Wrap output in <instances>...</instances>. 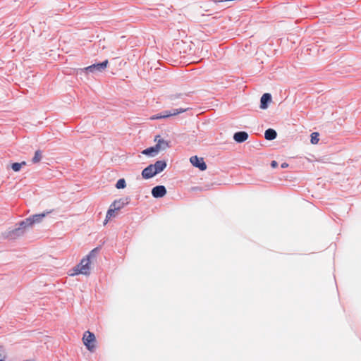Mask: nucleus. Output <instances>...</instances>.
I'll list each match as a JSON object with an SVG mask.
<instances>
[{
  "label": "nucleus",
  "mask_w": 361,
  "mask_h": 361,
  "mask_svg": "<svg viewBox=\"0 0 361 361\" xmlns=\"http://www.w3.org/2000/svg\"><path fill=\"white\" fill-rule=\"evenodd\" d=\"M109 61L105 59L102 62H96L90 66L85 67L83 68H80L78 73L82 74L85 73L88 75L90 73L96 74L99 73H102L108 66Z\"/></svg>",
  "instance_id": "nucleus-1"
},
{
  "label": "nucleus",
  "mask_w": 361,
  "mask_h": 361,
  "mask_svg": "<svg viewBox=\"0 0 361 361\" xmlns=\"http://www.w3.org/2000/svg\"><path fill=\"white\" fill-rule=\"evenodd\" d=\"M190 108L171 109L164 110L159 113L155 114L150 117V120L166 119L171 116H175L182 113L186 112Z\"/></svg>",
  "instance_id": "nucleus-2"
},
{
  "label": "nucleus",
  "mask_w": 361,
  "mask_h": 361,
  "mask_svg": "<svg viewBox=\"0 0 361 361\" xmlns=\"http://www.w3.org/2000/svg\"><path fill=\"white\" fill-rule=\"evenodd\" d=\"M96 337L93 332L87 331L83 334L82 342L86 349L90 352H94L96 348Z\"/></svg>",
  "instance_id": "nucleus-3"
},
{
  "label": "nucleus",
  "mask_w": 361,
  "mask_h": 361,
  "mask_svg": "<svg viewBox=\"0 0 361 361\" xmlns=\"http://www.w3.org/2000/svg\"><path fill=\"white\" fill-rule=\"evenodd\" d=\"M190 161L194 167L197 168L201 171H205L207 168L204 159L196 155L192 156L190 158Z\"/></svg>",
  "instance_id": "nucleus-4"
},
{
  "label": "nucleus",
  "mask_w": 361,
  "mask_h": 361,
  "mask_svg": "<svg viewBox=\"0 0 361 361\" xmlns=\"http://www.w3.org/2000/svg\"><path fill=\"white\" fill-rule=\"evenodd\" d=\"M23 234L21 233L20 229L15 226L14 228H9L6 230L3 235L5 238L14 240L20 236H22Z\"/></svg>",
  "instance_id": "nucleus-5"
},
{
  "label": "nucleus",
  "mask_w": 361,
  "mask_h": 361,
  "mask_svg": "<svg viewBox=\"0 0 361 361\" xmlns=\"http://www.w3.org/2000/svg\"><path fill=\"white\" fill-rule=\"evenodd\" d=\"M90 259H87L85 257L82 258L79 264H77L78 267H79V272H81V274L88 276L90 272Z\"/></svg>",
  "instance_id": "nucleus-6"
},
{
  "label": "nucleus",
  "mask_w": 361,
  "mask_h": 361,
  "mask_svg": "<svg viewBox=\"0 0 361 361\" xmlns=\"http://www.w3.org/2000/svg\"><path fill=\"white\" fill-rule=\"evenodd\" d=\"M151 193L153 197L159 199L164 197L167 193V190L164 185H159L152 188Z\"/></svg>",
  "instance_id": "nucleus-7"
},
{
  "label": "nucleus",
  "mask_w": 361,
  "mask_h": 361,
  "mask_svg": "<svg viewBox=\"0 0 361 361\" xmlns=\"http://www.w3.org/2000/svg\"><path fill=\"white\" fill-rule=\"evenodd\" d=\"M51 212V211H44L42 213L35 214L27 217L31 226H32L35 224L42 222L43 219Z\"/></svg>",
  "instance_id": "nucleus-8"
},
{
  "label": "nucleus",
  "mask_w": 361,
  "mask_h": 361,
  "mask_svg": "<svg viewBox=\"0 0 361 361\" xmlns=\"http://www.w3.org/2000/svg\"><path fill=\"white\" fill-rule=\"evenodd\" d=\"M271 94L268 92L264 93L260 98V109L263 110L267 109L269 107V104L271 102Z\"/></svg>",
  "instance_id": "nucleus-9"
},
{
  "label": "nucleus",
  "mask_w": 361,
  "mask_h": 361,
  "mask_svg": "<svg viewBox=\"0 0 361 361\" xmlns=\"http://www.w3.org/2000/svg\"><path fill=\"white\" fill-rule=\"evenodd\" d=\"M152 164L153 170L157 175L164 171L167 166V162L164 159L157 160L154 164Z\"/></svg>",
  "instance_id": "nucleus-10"
},
{
  "label": "nucleus",
  "mask_w": 361,
  "mask_h": 361,
  "mask_svg": "<svg viewBox=\"0 0 361 361\" xmlns=\"http://www.w3.org/2000/svg\"><path fill=\"white\" fill-rule=\"evenodd\" d=\"M154 141L157 142L156 145L159 147L160 151L170 147V142L161 138L159 135L155 136Z\"/></svg>",
  "instance_id": "nucleus-11"
},
{
  "label": "nucleus",
  "mask_w": 361,
  "mask_h": 361,
  "mask_svg": "<svg viewBox=\"0 0 361 361\" xmlns=\"http://www.w3.org/2000/svg\"><path fill=\"white\" fill-rule=\"evenodd\" d=\"M141 175L143 179L148 180L153 178L157 174L153 170L152 164H150L142 171Z\"/></svg>",
  "instance_id": "nucleus-12"
},
{
  "label": "nucleus",
  "mask_w": 361,
  "mask_h": 361,
  "mask_svg": "<svg viewBox=\"0 0 361 361\" xmlns=\"http://www.w3.org/2000/svg\"><path fill=\"white\" fill-rule=\"evenodd\" d=\"M249 135L245 131H238L233 135V140L237 143H243L248 139Z\"/></svg>",
  "instance_id": "nucleus-13"
},
{
  "label": "nucleus",
  "mask_w": 361,
  "mask_h": 361,
  "mask_svg": "<svg viewBox=\"0 0 361 361\" xmlns=\"http://www.w3.org/2000/svg\"><path fill=\"white\" fill-rule=\"evenodd\" d=\"M160 150L159 147L155 144L154 146H151L143 149L142 154L149 157H154L158 154Z\"/></svg>",
  "instance_id": "nucleus-14"
},
{
  "label": "nucleus",
  "mask_w": 361,
  "mask_h": 361,
  "mask_svg": "<svg viewBox=\"0 0 361 361\" xmlns=\"http://www.w3.org/2000/svg\"><path fill=\"white\" fill-rule=\"evenodd\" d=\"M130 202L129 197L121 198L119 200H114L111 204L112 207L118 211L121 209L123 208L124 206L127 205Z\"/></svg>",
  "instance_id": "nucleus-15"
},
{
  "label": "nucleus",
  "mask_w": 361,
  "mask_h": 361,
  "mask_svg": "<svg viewBox=\"0 0 361 361\" xmlns=\"http://www.w3.org/2000/svg\"><path fill=\"white\" fill-rule=\"evenodd\" d=\"M15 226L19 228L23 234L25 233L27 228L32 227L28 218H26L16 224Z\"/></svg>",
  "instance_id": "nucleus-16"
},
{
  "label": "nucleus",
  "mask_w": 361,
  "mask_h": 361,
  "mask_svg": "<svg viewBox=\"0 0 361 361\" xmlns=\"http://www.w3.org/2000/svg\"><path fill=\"white\" fill-rule=\"evenodd\" d=\"M277 137L276 131L273 128H268L264 132V138L267 140L271 141Z\"/></svg>",
  "instance_id": "nucleus-17"
},
{
  "label": "nucleus",
  "mask_w": 361,
  "mask_h": 361,
  "mask_svg": "<svg viewBox=\"0 0 361 361\" xmlns=\"http://www.w3.org/2000/svg\"><path fill=\"white\" fill-rule=\"evenodd\" d=\"M26 165V161H23L21 162H13L11 164V169L15 172H18L20 171L21 168L23 166Z\"/></svg>",
  "instance_id": "nucleus-18"
},
{
  "label": "nucleus",
  "mask_w": 361,
  "mask_h": 361,
  "mask_svg": "<svg viewBox=\"0 0 361 361\" xmlns=\"http://www.w3.org/2000/svg\"><path fill=\"white\" fill-rule=\"evenodd\" d=\"M42 158V152L40 149H37L35 152V154L32 158V162L33 164L39 163Z\"/></svg>",
  "instance_id": "nucleus-19"
},
{
  "label": "nucleus",
  "mask_w": 361,
  "mask_h": 361,
  "mask_svg": "<svg viewBox=\"0 0 361 361\" xmlns=\"http://www.w3.org/2000/svg\"><path fill=\"white\" fill-rule=\"evenodd\" d=\"M117 210L114 208V207H112L111 204L109 209L107 210V212H106V219L104 222V224L108 221V219H111V217L115 216V212Z\"/></svg>",
  "instance_id": "nucleus-20"
},
{
  "label": "nucleus",
  "mask_w": 361,
  "mask_h": 361,
  "mask_svg": "<svg viewBox=\"0 0 361 361\" xmlns=\"http://www.w3.org/2000/svg\"><path fill=\"white\" fill-rule=\"evenodd\" d=\"M100 250L99 247H97L94 249H92L86 256L85 257L87 259H90V262H91V259L96 257L97 254L99 252Z\"/></svg>",
  "instance_id": "nucleus-21"
},
{
  "label": "nucleus",
  "mask_w": 361,
  "mask_h": 361,
  "mask_svg": "<svg viewBox=\"0 0 361 361\" xmlns=\"http://www.w3.org/2000/svg\"><path fill=\"white\" fill-rule=\"evenodd\" d=\"M319 133L318 132H313L310 135V142L313 145L318 143L319 140Z\"/></svg>",
  "instance_id": "nucleus-22"
},
{
  "label": "nucleus",
  "mask_w": 361,
  "mask_h": 361,
  "mask_svg": "<svg viewBox=\"0 0 361 361\" xmlns=\"http://www.w3.org/2000/svg\"><path fill=\"white\" fill-rule=\"evenodd\" d=\"M116 188L117 189H123L126 187V182L124 178H119L116 183Z\"/></svg>",
  "instance_id": "nucleus-23"
},
{
  "label": "nucleus",
  "mask_w": 361,
  "mask_h": 361,
  "mask_svg": "<svg viewBox=\"0 0 361 361\" xmlns=\"http://www.w3.org/2000/svg\"><path fill=\"white\" fill-rule=\"evenodd\" d=\"M79 267H78V266L76 265L75 267H74L73 269H72V273L70 274V276H77V275H79V274H81V272H79Z\"/></svg>",
  "instance_id": "nucleus-24"
},
{
  "label": "nucleus",
  "mask_w": 361,
  "mask_h": 361,
  "mask_svg": "<svg viewBox=\"0 0 361 361\" xmlns=\"http://www.w3.org/2000/svg\"><path fill=\"white\" fill-rule=\"evenodd\" d=\"M183 95L184 94H182V93L173 94L170 95L169 97H170V99L173 101V100H175L176 99L182 98Z\"/></svg>",
  "instance_id": "nucleus-25"
},
{
  "label": "nucleus",
  "mask_w": 361,
  "mask_h": 361,
  "mask_svg": "<svg viewBox=\"0 0 361 361\" xmlns=\"http://www.w3.org/2000/svg\"><path fill=\"white\" fill-rule=\"evenodd\" d=\"M270 166L271 168L276 169L279 166V164L276 161L272 160L270 163Z\"/></svg>",
  "instance_id": "nucleus-26"
},
{
  "label": "nucleus",
  "mask_w": 361,
  "mask_h": 361,
  "mask_svg": "<svg viewBox=\"0 0 361 361\" xmlns=\"http://www.w3.org/2000/svg\"><path fill=\"white\" fill-rule=\"evenodd\" d=\"M3 348L0 346V361H4L5 356L3 355Z\"/></svg>",
  "instance_id": "nucleus-27"
},
{
  "label": "nucleus",
  "mask_w": 361,
  "mask_h": 361,
  "mask_svg": "<svg viewBox=\"0 0 361 361\" xmlns=\"http://www.w3.org/2000/svg\"><path fill=\"white\" fill-rule=\"evenodd\" d=\"M288 166H289V165H288V163H286V162H283V163L281 164V167L282 169H286V168H288Z\"/></svg>",
  "instance_id": "nucleus-28"
},
{
  "label": "nucleus",
  "mask_w": 361,
  "mask_h": 361,
  "mask_svg": "<svg viewBox=\"0 0 361 361\" xmlns=\"http://www.w3.org/2000/svg\"><path fill=\"white\" fill-rule=\"evenodd\" d=\"M192 189H193L194 190H197L199 189V188H198V187H195V188H193Z\"/></svg>",
  "instance_id": "nucleus-29"
}]
</instances>
